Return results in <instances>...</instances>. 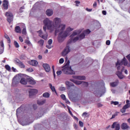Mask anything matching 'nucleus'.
Here are the masks:
<instances>
[{
  "label": "nucleus",
  "mask_w": 130,
  "mask_h": 130,
  "mask_svg": "<svg viewBox=\"0 0 130 130\" xmlns=\"http://www.w3.org/2000/svg\"><path fill=\"white\" fill-rule=\"evenodd\" d=\"M54 24H52V21H50L49 19L46 18L44 20L43 23L45 25L43 26V30L45 31V34H43L42 31L39 30L38 31V33L39 34V36L41 37L43 39H44V40H46L48 37V35H47V32H46V28H47L48 30L53 31V30H54V28H56V27H58V25H60L61 20H60V18H55L54 19Z\"/></svg>",
  "instance_id": "f257e3e1"
},
{
  "label": "nucleus",
  "mask_w": 130,
  "mask_h": 130,
  "mask_svg": "<svg viewBox=\"0 0 130 130\" xmlns=\"http://www.w3.org/2000/svg\"><path fill=\"white\" fill-rule=\"evenodd\" d=\"M74 30V28H72L70 27H68L66 31H65L64 32H61L58 34L57 40L59 43H61V42H63L64 41V39L68 37V35L70 34V32H71V31H73Z\"/></svg>",
  "instance_id": "f03ea898"
},
{
  "label": "nucleus",
  "mask_w": 130,
  "mask_h": 130,
  "mask_svg": "<svg viewBox=\"0 0 130 130\" xmlns=\"http://www.w3.org/2000/svg\"><path fill=\"white\" fill-rule=\"evenodd\" d=\"M82 32L81 29H79L77 30H75L73 34L70 36L71 39L68 41V44H71L72 42H76L78 41V40H80L79 37H76L73 39V37H75V36H77L78 34H80Z\"/></svg>",
  "instance_id": "7ed1b4c3"
},
{
  "label": "nucleus",
  "mask_w": 130,
  "mask_h": 130,
  "mask_svg": "<svg viewBox=\"0 0 130 130\" xmlns=\"http://www.w3.org/2000/svg\"><path fill=\"white\" fill-rule=\"evenodd\" d=\"M122 64H123V66H127V60H126L125 57H124L120 62H119V60H118L116 63V67L118 66L117 67L118 71H120V69H122V68H124Z\"/></svg>",
  "instance_id": "20e7f679"
},
{
  "label": "nucleus",
  "mask_w": 130,
  "mask_h": 130,
  "mask_svg": "<svg viewBox=\"0 0 130 130\" xmlns=\"http://www.w3.org/2000/svg\"><path fill=\"white\" fill-rule=\"evenodd\" d=\"M62 72L66 75H75V74L74 71L72 70L71 67L64 66L62 69Z\"/></svg>",
  "instance_id": "39448f33"
},
{
  "label": "nucleus",
  "mask_w": 130,
  "mask_h": 130,
  "mask_svg": "<svg viewBox=\"0 0 130 130\" xmlns=\"http://www.w3.org/2000/svg\"><path fill=\"white\" fill-rule=\"evenodd\" d=\"M55 29V35H56L57 33H64V31L63 32V30L66 29V25L60 24L58 25L56 28H54Z\"/></svg>",
  "instance_id": "423d86ee"
},
{
  "label": "nucleus",
  "mask_w": 130,
  "mask_h": 130,
  "mask_svg": "<svg viewBox=\"0 0 130 130\" xmlns=\"http://www.w3.org/2000/svg\"><path fill=\"white\" fill-rule=\"evenodd\" d=\"M6 17H7V20L9 24H11L14 20V15L13 13L11 11H8L6 13Z\"/></svg>",
  "instance_id": "0eeeda50"
},
{
  "label": "nucleus",
  "mask_w": 130,
  "mask_h": 130,
  "mask_svg": "<svg viewBox=\"0 0 130 130\" xmlns=\"http://www.w3.org/2000/svg\"><path fill=\"white\" fill-rule=\"evenodd\" d=\"M28 93L29 97L31 98L32 96H34V95H36L38 93V90L36 89H29Z\"/></svg>",
  "instance_id": "6e6552de"
},
{
  "label": "nucleus",
  "mask_w": 130,
  "mask_h": 130,
  "mask_svg": "<svg viewBox=\"0 0 130 130\" xmlns=\"http://www.w3.org/2000/svg\"><path fill=\"white\" fill-rule=\"evenodd\" d=\"M111 128H114L115 130L120 129V124L117 122H114L111 125Z\"/></svg>",
  "instance_id": "1a4fd4ad"
},
{
  "label": "nucleus",
  "mask_w": 130,
  "mask_h": 130,
  "mask_svg": "<svg viewBox=\"0 0 130 130\" xmlns=\"http://www.w3.org/2000/svg\"><path fill=\"white\" fill-rule=\"evenodd\" d=\"M121 70V72L118 71L116 73L117 76L118 77L119 79L120 80L123 79L124 78V76L122 75V72L124 71V67H122V69Z\"/></svg>",
  "instance_id": "9d476101"
},
{
  "label": "nucleus",
  "mask_w": 130,
  "mask_h": 130,
  "mask_svg": "<svg viewBox=\"0 0 130 130\" xmlns=\"http://www.w3.org/2000/svg\"><path fill=\"white\" fill-rule=\"evenodd\" d=\"M66 85L68 89H71V87H74V88L75 90H77L78 89V88H77V87L75 86V85H74V83H73L70 81H66Z\"/></svg>",
  "instance_id": "9b49d317"
},
{
  "label": "nucleus",
  "mask_w": 130,
  "mask_h": 130,
  "mask_svg": "<svg viewBox=\"0 0 130 130\" xmlns=\"http://www.w3.org/2000/svg\"><path fill=\"white\" fill-rule=\"evenodd\" d=\"M2 6L3 7V10H8L9 9V2L8 0H4Z\"/></svg>",
  "instance_id": "f8f14e48"
},
{
  "label": "nucleus",
  "mask_w": 130,
  "mask_h": 130,
  "mask_svg": "<svg viewBox=\"0 0 130 130\" xmlns=\"http://www.w3.org/2000/svg\"><path fill=\"white\" fill-rule=\"evenodd\" d=\"M15 61L16 64L20 67L21 69H25V65L24 64V63L20 61V60L17 59L15 60Z\"/></svg>",
  "instance_id": "ddd939ff"
},
{
  "label": "nucleus",
  "mask_w": 130,
  "mask_h": 130,
  "mask_svg": "<svg viewBox=\"0 0 130 130\" xmlns=\"http://www.w3.org/2000/svg\"><path fill=\"white\" fill-rule=\"evenodd\" d=\"M70 52V47L69 46H67L64 50L62 52V56H66L68 53Z\"/></svg>",
  "instance_id": "4468645a"
},
{
  "label": "nucleus",
  "mask_w": 130,
  "mask_h": 130,
  "mask_svg": "<svg viewBox=\"0 0 130 130\" xmlns=\"http://www.w3.org/2000/svg\"><path fill=\"white\" fill-rule=\"evenodd\" d=\"M43 67L45 70L46 72H47V73H49V72H50V66L49 64L47 63H44L43 64Z\"/></svg>",
  "instance_id": "2eb2a0df"
},
{
  "label": "nucleus",
  "mask_w": 130,
  "mask_h": 130,
  "mask_svg": "<svg viewBox=\"0 0 130 130\" xmlns=\"http://www.w3.org/2000/svg\"><path fill=\"white\" fill-rule=\"evenodd\" d=\"M73 79H76V80H86V77L84 76H73Z\"/></svg>",
  "instance_id": "dca6fc26"
},
{
  "label": "nucleus",
  "mask_w": 130,
  "mask_h": 130,
  "mask_svg": "<svg viewBox=\"0 0 130 130\" xmlns=\"http://www.w3.org/2000/svg\"><path fill=\"white\" fill-rule=\"evenodd\" d=\"M28 63L34 67H37V64H38V62L36 60H31L29 61Z\"/></svg>",
  "instance_id": "f3484780"
},
{
  "label": "nucleus",
  "mask_w": 130,
  "mask_h": 130,
  "mask_svg": "<svg viewBox=\"0 0 130 130\" xmlns=\"http://www.w3.org/2000/svg\"><path fill=\"white\" fill-rule=\"evenodd\" d=\"M27 82L30 85H35V84H36V81H35V80H34V79L32 78H28Z\"/></svg>",
  "instance_id": "a211bd4d"
},
{
  "label": "nucleus",
  "mask_w": 130,
  "mask_h": 130,
  "mask_svg": "<svg viewBox=\"0 0 130 130\" xmlns=\"http://www.w3.org/2000/svg\"><path fill=\"white\" fill-rule=\"evenodd\" d=\"M47 16L48 17H50V16H52L53 15V10L51 9H48L46 11Z\"/></svg>",
  "instance_id": "6ab92c4d"
},
{
  "label": "nucleus",
  "mask_w": 130,
  "mask_h": 130,
  "mask_svg": "<svg viewBox=\"0 0 130 130\" xmlns=\"http://www.w3.org/2000/svg\"><path fill=\"white\" fill-rule=\"evenodd\" d=\"M121 128L122 129H127V128H129V126L127 125L126 123H122L121 125Z\"/></svg>",
  "instance_id": "aec40b11"
},
{
  "label": "nucleus",
  "mask_w": 130,
  "mask_h": 130,
  "mask_svg": "<svg viewBox=\"0 0 130 130\" xmlns=\"http://www.w3.org/2000/svg\"><path fill=\"white\" fill-rule=\"evenodd\" d=\"M14 31L16 33H19V34L22 33V30L21 29V27H20V26H16L15 27Z\"/></svg>",
  "instance_id": "412c9836"
},
{
  "label": "nucleus",
  "mask_w": 130,
  "mask_h": 130,
  "mask_svg": "<svg viewBox=\"0 0 130 130\" xmlns=\"http://www.w3.org/2000/svg\"><path fill=\"white\" fill-rule=\"evenodd\" d=\"M19 84V81L17 80H13L12 81V86L13 87H17Z\"/></svg>",
  "instance_id": "4be33fe9"
},
{
  "label": "nucleus",
  "mask_w": 130,
  "mask_h": 130,
  "mask_svg": "<svg viewBox=\"0 0 130 130\" xmlns=\"http://www.w3.org/2000/svg\"><path fill=\"white\" fill-rule=\"evenodd\" d=\"M70 81L71 82H73L74 83V84H76V85H82V82L81 81H77V80H75L74 79H70Z\"/></svg>",
  "instance_id": "5701e85b"
},
{
  "label": "nucleus",
  "mask_w": 130,
  "mask_h": 130,
  "mask_svg": "<svg viewBox=\"0 0 130 130\" xmlns=\"http://www.w3.org/2000/svg\"><path fill=\"white\" fill-rule=\"evenodd\" d=\"M118 83H119V81H118V80H117L115 82L111 83L110 85L111 87H116V86L118 85Z\"/></svg>",
  "instance_id": "b1692460"
},
{
  "label": "nucleus",
  "mask_w": 130,
  "mask_h": 130,
  "mask_svg": "<svg viewBox=\"0 0 130 130\" xmlns=\"http://www.w3.org/2000/svg\"><path fill=\"white\" fill-rule=\"evenodd\" d=\"M49 86L51 90L52 91V92H55V94H57V92H56V90H55V87L54 86H53L52 84L51 83H50L49 84Z\"/></svg>",
  "instance_id": "393cba45"
},
{
  "label": "nucleus",
  "mask_w": 130,
  "mask_h": 130,
  "mask_svg": "<svg viewBox=\"0 0 130 130\" xmlns=\"http://www.w3.org/2000/svg\"><path fill=\"white\" fill-rule=\"evenodd\" d=\"M27 81L25 78H21L20 81V84L22 85H27Z\"/></svg>",
  "instance_id": "a878e982"
},
{
  "label": "nucleus",
  "mask_w": 130,
  "mask_h": 130,
  "mask_svg": "<svg viewBox=\"0 0 130 130\" xmlns=\"http://www.w3.org/2000/svg\"><path fill=\"white\" fill-rule=\"evenodd\" d=\"M45 102H46V100H44L43 101H38L37 104L39 105H43V104H45Z\"/></svg>",
  "instance_id": "bb28decb"
},
{
  "label": "nucleus",
  "mask_w": 130,
  "mask_h": 130,
  "mask_svg": "<svg viewBox=\"0 0 130 130\" xmlns=\"http://www.w3.org/2000/svg\"><path fill=\"white\" fill-rule=\"evenodd\" d=\"M85 34L84 32H82L79 36L78 37L79 38V40H82V39H84L85 38Z\"/></svg>",
  "instance_id": "cd10ccee"
},
{
  "label": "nucleus",
  "mask_w": 130,
  "mask_h": 130,
  "mask_svg": "<svg viewBox=\"0 0 130 130\" xmlns=\"http://www.w3.org/2000/svg\"><path fill=\"white\" fill-rule=\"evenodd\" d=\"M38 43L39 44L40 46L42 47L43 46L44 44V40H40L38 42Z\"/></svg>",
  "instance_id": "c85d7f7f"
},
{
  "label": "nucleus",
  "mask_w": 130,
  "mask_h": 130,
  "mask_svg": "<svg viewBox=\"0 0 130 130\" xmlns=\"http://www.w3.org/2000/svg\"><path fill=\"white\" fill-rule=\"evenodd\" d=\"M43 96L45 98H49V96H50V94L48 92H45L43 94Z\"/></svg>",
  "instance_id": "c756f323"
},
{
  "label": "nucleus",
  "mask_w": 130,
  "mask_h": 130,
  "mask_svg": "<svg viewBox=\"0 0 130 130\" xmlns=\"http://www.w3.org/2000/svg\"><path fill=\"white\" fill-rule=\"evenodd\" d=\"M5 38L7 39L8 43H11V39H10V37L7 34L5 35Z\"/></svg>",
  "instance_id": "7c9ffc66"
},
{
  "label": "nucleus",
  "mask_w": 130,
  "mask_h": 130,
  "mask_svg": "<svg viewBox=\"0 0 130 130\" xmlns=\"http://www.w3.org/2000/svg\"><path fill=\"white\" fill-rule=\"evenodd\" d=\"M22 34L23 35H26L27 34V31L26 30V27H24L22 30Z\"/></svg>",
  "instance_id": "2f4dec72"
},
{
  "label": "nucleus",
  "mask_w": 130,
  "mask_h": 130,
  "mask_svg": "<svg viewBox=\"0 0 130 130\" xmlns=\"http://www.w3.org/2000/svg\"><path fill=\"white\" fill-rule=\"evenodd\" d=\"M22 111V110H21V108H18L17 110H16V115L17 116H18V115H19V114H20V113Z\"/></svg>",
  "instance_id": "473e14b6"
},
{
  "label": "nucleus",
  "mask_w": 130,
  "mask_h": 130,
  "mask_svg": "<svg viewBox=\"0 0 130 130\" xmlns=\"http://www.w3.org/2000/svg\"><path fill=\"white\" fill-rule=\"evenodd\" d=\"M5 68L7 71H8V72H11V67H10V66L6 64L5 65Z\"/></svg>",
  "instance_id": "72a5a7b5"
},
{
  "label": "nucleus",
  "mask_w": 130,
  "mask_h": 130,
  "mask_svg": "<svg viewBox=\"0 0 130 130\" xmlns=\"http://www.w3.org/2000/svg\"><path fill=\"white\" fill-rule=\"evenodd\" d=\"M34 70H33V68H28L26 69V72H28V73H32V72H34Z\"/></svg>",
  "instance_id": "f704fd0d"
},
{
  "label": "nucleus",
  "mask_w": 130,
  "mask_h": 130,
  "mask_svg": "<svg viewBox=\"0 0 130 130\" xmlns=\"http://www.w3.org/2000/svg\"><path fill=\"white\" fill-rule=\"evenodd\" d=\"M14 46H15L16 48H19V47H20V45H19V43H18L17 41H15L14 42Z\"/></svg>",
  "instance_id": "c9c22d12"
},
{
  "label": "nucleus",
  "mask_w": 130,
  "mask_h": 130,
  "mask_svg": "<svg viewBox=\"0 0 130 130\" xmlns=\"http://www.w3.org/2000/svg\"><path fill=\"white\" fill-rule=\"evenodd\" d=\"M84 34H90L91 33V30L89 29H86L83 31Z\"/></svg>",
  "instance_id": "e433bc0d"
},
{
  "label": "nucleus",
  "mask_w": 130,
  "mask_h": 130,
  "mask_svg": "<svg viewBox=\"0 0 130 130\" xmlns=\"http://www.w3.org/2000/svg\"><path fill=\"white\" fill-rule=\"evenodd\" d=\"M111 104H113L114 105H118V104H119V103L116 101L115 102L111 101Z\"/></svg>",
  "instance_id": "4c0bfd02"
},
{
  "label": "nucleus",
  "mask_w": 130,
  "mask_h": 130,
  "mask_svg": "<svg viewBox=\"0 0 130 130\" xmlns=\"http://www.w3.org/2000/svg\"><path fill=\"white\" fill-rule=\"evenodd\" d=\"M81 84H82L83 87H87L88 85V82H82Z\"/></svg>",
  "instance_id": "58836bf2"
},
{
  "label": "nucleus",
  "mask_w": 130,
  "mask_h": 130,
  "mask_svg": "<svg viewBox=\"0 0 130 130\" xmlns=\"http://www.w3.org/2000/svg\"><path fill=\"white\" fill-rule=\"evenodd\" d=\"M25 9V7L24 6H22L21 7L20 9H19V13H23V12H24L23 11V10H24Z\"/></svg>",
  "instance_id": "ea45409f"
},
{
  "label": "nucleus",
  "mask_w": 130,
  "mask_h": 130,
  "mask_svg": "<svg viewBox=\"0 0 130 130\" xmlns=\"http://www.w3.org/2000/svg\"><path fill=\"white\" fill-rule=\"evenodd\" d=\"M128 107H129V106L128 104H126L123 107V108L125 110H126V109H127V108H128Z\"/></svg>",
  "instance_id": "a19ab883"
},
{
  "label": "nucleus",
  "mask_w": 130,
  "mask_h": 130,
  "mask_svg": "<svg viewBox=\"0 0 130 130\" xmlns=\"http://www.w3.org/2000/svg\"><path fill=\"white\" fill-rule=\"evenodd\" d=\"M25 43H26V44H27V45H31V42L28 40H25Z\"/></svg>",
  "instance_id": "79ce46f5"
},
{
  "label": "nucleus",
  "mask_w": 130,
  "mask_h": 130,
  "mask_svg": "<svg viewBox=\"0 0 130 130\" xmlns=\"http://www.w3.org/2000/svg\"><path fill=\"white\" fill-rule=\"evenodd\" d=\"M79 124L80 126H81V127H83V126H84V123H83V122H82V121H79Z\"/></svg>",
  "instance_id": "37998d69"
},
{
  "label": "nucleus",
  "mask_w": 130,
  "mask_h": 130,
  "mask_svg": "<svg viewBox=\"0 0 130 130\" xmlns=\"http://www.w3.org/2000/svg\"><path fill=\"white\" fill-rule=\"evenodd\" d=\"M59 91H66V87H61L59 88Z\"/></svg>",
  "instance_id": "c03bdc74"
},
{
  "label": "nucleus",
  "mask_w": 130,
  "mask_h": 130,
  "mask_svg": "<svg viewBox=\"0 0 130 130\" xmlns=\"http://www.w3.org/2000/svg\"><path fill=\"white\" fill-rule=\"evenodd\" d=\"M60 97L62 100H66V95L64 94H61Z\"/></svg>",
  "instance_id": "a18cd8bd"
},
{
  "label": "nucleus",
  "mask_w": 130,
  "mask_h": 130,
  "mask_svg": "<svg viewBox=\"0 0 130 130\" xmlns=\"http://www.w3.org/2000/svg\"><path fill=\"white\" fill-rule=\"evenodd\" d=\"M64 61V60L62 58H60L59 60V63H63Z\"/></svg>",
  "instance_id": "49530a36"
},
{
  "label": "nucleus",
  "mask_w": 130,
  "mask_h": 130,
  "mask_svg": "<svg viewBox=\"0 0 130 130\" xmlns=\"http://www.w3.org/2000/svg\"><path fill=\"white\" fill-rule=\"evenodd\" d=\"M48 44L49 45H51V44H52V39L49 40L48 41Z\"/></svg>",
  "instance_id": "de8ad7c7"
},
{
  "label": "nucleus",
  "mask_w": 130,
  "mask_h": 130,
  "mask_svg": "<svg viewBox=\"0 0 130 130\" xmlns=\"http://www.w3.org/2000/svg\"><path fill=\"white\" fill-rule=\"evenodd\" d=\"M61 73H62L61 71L56 72V74L57 76H59L60 75H61Z\"/></svg>",
  "instance_id": "09e8293b"
},
{
  "label": "nucleus",
  "mask_w": 130,
  "mask_h": 130,
  "mask_svg": "<svg viewBox=\"0 0 130 130\" xmlns=\"http://www.w3.org/2000/svg\"><path fill=\"white\" fill-rule=\"evenodd\" d=\"M19 41H20V42H23V41H24L23 38H22V37H21V36L19 37Z\"/></svg>",
  "instance_id": "8fccbe9b"
},
{
  "label": "nucleus",
  "mask_w": 130,
  "mask_h": 130,
  "mask_svg": "<svg viewBox=\"0 0 130 130\" xmlns=\"http://www.w3.org/2000/svg\"><path fill=\"white\" fill-rule=\"evenodd\" d=\"M106 44L107 45H110V40H107L106 42Z\"/></svg>",
  "instance_id": "3c124183"
},
{
  "label": "nucleus",
  "mask_w": 130,
  "mask_h": 130,
  "mask_svg": "<svg viewBox=\"0 0 130 130\" xmlns=\"http://www.w3.org/2000/svg\"><path fill=\"white\" fill-rule=\"evenodd\" d=\"M75 3H76L77 7H78V5H79V4H80V1H76L75 2Z\"/></svg>",
  "instance_id": "603ef678"
},
{
  "label": "nucleus",
  "mask_w": 130,
  "mask_h": 130,
  "mask_svg": "<svg viewBox=\"0 0 130 130\" xmlns=\"http://www.w3.org/2000/svg\"><path fill=\"white\" fill-rule=\"evenodd\" d=\"M46 47L49 49H50V48H52V46H51V45H46Z\"/></svg>",
  "instance_id": "864d4df0"
},
{
  "label": "nucleus",
  "mask_w": 130,
  "mask_h": 130,
  "mask_svg": "<svg viewBox=\"0 0 130 130\" xmlns=\"http://www.w3.org/2000/svg\"><path fill=\"white\" fill-rule=\"evenodd\" d=\"M32 106H33V108H34V109H35V110L36 109H37V105H36V104H34Z\"/></svg>",
  "instance_id": "5fc2aeb1"
},
{
  "label": "nucleus",
  "mask_w": 130,
  "mask_h": 130,
  "mask_svg": "<svg viewBox=\"0 0 130 130\" xmlns=\"http://www.w3.org/2000/svg\"><path fill=\"white\" fill-rule=\"evenodd\" d=\"M65 101H66V103L67 104H70V103H71L70 102V101H69V100L66 99V100H64Z\"/></svg>",
  "instance_id": "6e6d98bb"
},
{
  "label": "nucleus",
  "mask_w": 130,
  "mask_h": 130,
  "mask_svg": "<svg viewBox=\"0 0 130 130\" xmlns=\"http://www.w3.org/2000/svg\"><path fill=\"white\" fill-rule=\"evenodd\" d=\"M125 111H126V110H124L123 108H122V109H121V112H122V113H124Z\"/></svg>",
  "instance_id": "4d7b16f0"
},
{
  "label": "nucleus",
  "mask_w": 130,
  "mask_h": 130,
  "mask_svg": "<svg viewBox=\"0 0 130 130\" xmlns=\"http://www.w3.org/2000/svg\"><path fill=\"white\" fill-rule=\"evenodd\" d=\"M86 10L87 11V12H92V9H89L88 8H87L86 9Z\"/></svg>",
  "instance_id": "13d9d810"
},
{
  "label": "nucleus",
  "mask_w": 130,
  "mask_h": 130,
  "mask_svg": "<svg viewBox=\"0 0 130 130\" xmlns=\"http://www.w3.org/2000/svg\"><path fill=\"white\" fill-rule=\"evenodd\" d=\"M93 8H96V7H97V3L94 2L93 5Z\"/></svg>",
  "instance_id": "bf43d9fd"
},
{
  "label": "nucleus",
  "mask_w": 130,
  "mask_h": 130,
  "mask_svg": "<svg viewBox=\"0 0 130 130\" xmlns=\"http://www.w3.org/2000/svg\"><path fill=\"white\" fill-rule=\"evenodd\" d=\"M69 64H70V60H68L65 65V67H69Z\"/></svg>",
  "instance_id": "052dcab7"
},
{
  "label": "nucleus",
  "mask_w": 130,
  "mask_h": 130,
  "mask_svg": "<svg viewBox=\"0 0 130 130\" xmlns=\"http://www.w3.org/2000/svg\"><path fill=\"white\" fill-rule=\"evenodd\" d=\"M126 58H127L128 60L130 62V54L128 55L127 56H126Z\"/></svg>",
  "instance_id": "680f3d73"
},
{
  "label": "nucleus",
  "mask_w": 130,
  "mask_h": 130,
  "mask_svg": "<svg viewBox=\"0 0 130 130\" xmlns=\"http://www.w3.org/2000/svg\"><path fill=\"white\" fill-rule=\"evenodd\" d=\"M1 46L2 47H4V42L3 41H1Z\"/></svg>",
  "instance_id": "e2e57ef3"
},
{
  "label": "nucleus",
  "mask_w": 130,
  "mask_h": 130,
  "mask_svg": "<svg viewBox=\"0 0 130 130\" xmlns=\"http://www.w3.org/2000/svg\"><path fill=\"white\" fill-rule=\"evenodd\" d=\"M102 14H103V15H106V11H105V10H103V11H102Z\"/></svg>",
  "instance_id": "0e129e2a"
},
{
  "label": "nucleus",
  "mask_w": 130,
  "mask_h": 130,
  "mask_svg": "<svg viewBox=\"0 0 130 130\" xmlns=\"http://www.w3.org/2000/svg\"><path fill=\"white\" fill-rule=\"evenodd\" d=\"M38 58H39V59H42V56L41 55H39L38 56Z\"/></svg>",
  "instance_id": "69168bd1"
},
{
  "label": "nucleus",
  "mask_w": 130,
  "mask_h": 130,
  "mask_svg": "<svg viewBox=\"0 0 130 130\" xmlns=\"http://www.w3.org/2000/svg\"><path fill=\"white\" fill-rule=\"evenodd\" d=\"M115 116H116L115 114L113 115L112 117L111 118V119H112L113 118H115Z\"/></svg>",
  "instance_id": "338daca9"
},
{
  "label": "nucleus",
  "mask_w": 130,
  "mask_h": 130,
  "mask_svg": "<svg viewBox=\"0 0 130 130\" xmlns=\"http://www.w3.org/2000/svg\"><path fill=\"white\" fill-rule=\"evenodd\" d=\"M12 70L13 72H16V69H15V68L12 67Z\"/></svg>",
  "instance_id": "774afa93"
}]
</instances>
